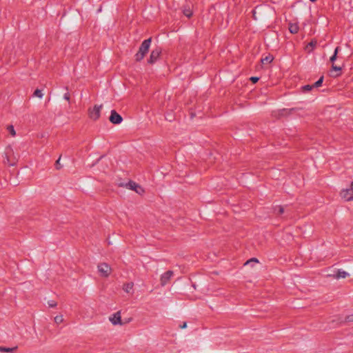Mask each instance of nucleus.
Wrapping results in <instances>:
<instances>
[{"mask_svg": "<svg viewBox=\"0 0 353 353\" xmlns=\"http://www.w3.org/2000/svg\"><path fill=\"white\" fill-rule=\"evenodd\" d=\"M132 319V315L128 310H118L109 317L110 321L114 325H125L130 323Z\"/></svg>", "mask_w": 353, "mask_h": 353, "instance_id": "f257e3e1", "label": "nucleus"}, {"mask_svg": "<svg viewBox=\"0 0 353 353\" xmlns=\"http://www.w3.org/2000/svg\"><path fill=\"white\" fill-rule=\"evenodd\" d=\"M3 158V163L8 166H14L17 164V158L10 146L6 148Z\"/></svg>", "mask_w": 353, "mask_h": 353, "instance_id": "f03ea898", "label": "nucleus"}, {"mask_svg": "<svg viewBox=\"0 0 353 353\" xmlns=\"http://www.w3.org/2000/svg\"><path fill=\"white\" fill-rule=\"evenodd\" d=\"M152 42V38L145 39L141 44L139 51L135 54V60L137 61H141L145 54L148 52L149 48Z\"/></svg>", "mask_w": 353, "mask_h": 353, "instance_id": "7ed1b4c3", "label": "nucleus"}, {"mask_svg": "<svg viewBox=\"0 0 353 353\" xmlns=\"http://www.w3.org/2000/svg\"><path fill=\"white\" fill-rule=\"evenodd\" d=\"M102 105H95L92 109L90 108L88 110L89 117L93 121L98 120L101 115V110L102 109Z\"/></svg>", "mask_w": 353, "mask_h": 353, "instance_id": "20e7f679", "label": "nucleus"}, {"mask_svg": "<svg viewBox=\"0 0 353 353\" xmlns=\"http://www.w3.org/2000/svg\"><path fill=\"white\" fill-rule=\"evenodd\" d=\"M97 268L100 275L105 278L108 277L112 272L110 266L105 263L99 264Z\"/></svg>", "mask_w": 353, "mask_h": 353, "instance_id": "39448f33", "label": "nucleus"}, {"mask_svg": "<svg viewBox=\"0 0 353 353\" xmlns=\"http://www.w3.org/2000/svg\"><path fill=\"white\" fill-rule=\"evenodd\" d=\"M125 186L130 190L135 191L139 194H142L145 192L141 185L132 181H130L128 183H125Z\"/></svg>", "mask_w": 353, "mask_h": 353, "instance_id": "423d86ee", "label": "nucleus"}, {"mask_svg": "<svg viewBox=\"0 0 353 353\" xmlns=\"http://www.w3.org/2000/svg\"><path fill=\"white\" fill-rule=\"evenodd\" d=\"M161 54V48H156L155 49H154L151 52L150 58L148 60V63L153 64L154 63H155L158 60Z\"/></svg>", "mask_w": 353, "mask_h": 353, "instance_id": "0eeeda50", "label": "nucleus"}, {"mask_svg": "<svg viewBox=\"0 0 353 353\" xmlns=\"http://www.w3.org/2000/svg\"><path fill=\"white\" fill-rule=\"evenodd\" d=\"M109 120L113 124H119L122 122L123 118L116 110H112L110 112Z\"/></svg>", "mask_w": 353, "mask_h": 353, "instance_id": "6e6552de", "label": "nucleus"}, {"mask_svg": "<svg viewBox=\"0 0 353 353\" xmlns=\"http://www.w3.org/2000/svg\"><path fill=\"white\" fill-rule=\"evenodd\" d=\"M174 272L172 270H168L163 273L160 279L161 285L162 286L165 285L170 280L171 277L173 276Z\"/></svg>", "mask_w": 353, "mask_h": 353, "instance_id": "1a4fd4ad", "label": "nucleus"}, {"mask_svg": "<svg viewBox=\"0 0 353 353\" xmlns=\"http://www.w3.org/2000/svg\"><path fill=\"white\" fill-rule=\"evenodd\" d=\"M341 196L347 201H352L353 200V190L350 188L343 190L341 192Z\"/></svg>", "mask_w": 353, "mask_h": 353, "instance_id": "9d476101", "label": "nucleus"}, {"mask_svg": "<svg viewBox=\"0 0 353 353\" xmlns=\"http://www.w3.org/2000/svg\"><path fill=\"white\" fill-rule=\"evenodd\" d=\"M330 276H332L334 279H345L346 278L347 276H349V274L344 271V270H338L335 274H330L329 275Z\"/></svg>", "mask_w": 353, "mask_h": 353, "instance_id": "9b49d317", "label": "nucleus"}, {"mask_svg": "<svg viewBox=\"0 0 353 353\" xmlns=\"http://www.w3.org/2000/svg\"><path fill=\"white\" fill-rule=\"evenodd\" d=\"M299 27L296 23H289V30L292 34H296L299 32Z\"/></svg>", "mask_w": 353, "mask_h": 353, "instance_id": "f8f14e48", "label": "nucleus"}, {"mask_svg": "<svg viewBox=\"0 0 353 353\" xmlns=\"http://www.w3.org/2000/svg\"><path fill=\"white\" fill-rule=\"evenodd\" d=\"M133 283H128L123 285V289L127 293H130L133 289Z\"/></svg>", "mask_w": 353, "mask_h": 353, "instance_id": "ddd939ff", "label": "nucleus"}, {"mask_svg": "<svg viewBox=\"0 0 353 353\" xmlns=\"http://www.w3.org/2000/svg\"><path fill=\"white\" fill-rule=\"evenodd\" d=\"M274 58L272 55H268L265 58L261 59L262 63H270L273 61Z\"/></svg>", "mask_w": 353, "mask_h": 353, "instance_id": "4468645a", "label": "nucleus"}, {"mask_svg": "<svg viewBox=\"0 0 353 353\" xmlns=\"http://www.w3.org/2000/svg\"><path fill=\"white\" fill-rule=\"evenodd\" d=\"M340 50V48L339 47H336L335 48V50H334V54L330 57V61L334 63V61L337 58V54L339 52Z\"/></svg>", "mask_w": 353, "mask_h": 353, "instance_id": "2eb2a0df", "label": "nucleus"}, {"mask_svg": "<svg viewBox=\"0 0 353 353\" xmlns=\"http://www.w3.org/2000/svg\"><path fill=\"white\" fill-rule=\"evenodd\" d=\"M323 79H324L323 76H321L317 81H316L314 84H312V86L314 88L320 87L323 83Z\"/></svg>", "mask_w": 353, "mask_h": 353, "instance_id": "dca6fc26", "label": "nucleus"}, {"mask_svg": "<svg viewBox=\"0 0 353 353\" xmlns=\"http://www.w3.org/2000/svg\"><path fill=\"white\" fill-rule=\"evenodd\" d=\"M16 349H17V347L10 348V347H0V352H12Z\"/></svg>", "mask_w": 353, "mask_h": 353, "instance_id": "f3484780", "label": "nucleus"}, {"mask_svg": "<svg viewBox=\"0 0 353 353\" xmlns=\"http://www.w3.org/2000/svg\"><path fill=\"white\" fill-rule=\"evenodd\" d=\"M34 97H37L39 98H42L43 94L42 93V91L39 89H36L33 93Z\"/></svg>", "mask_w": 353, "mask_h": 353, "instance_id": "a211bd4d", "label": "nucleus"}, {"mask_svg": "<svg viewBox=\"0 0 353 353\" xmlns=\"http://www.w3.org/2000/svg\"><path fill=\"white\" fill-rule=\"evenodd\" d=\"M63 321V315H57L54 317V322L57 324H60Z\"/></svg>", "mask_w": 353, "mask_h": 353, "instance_id": "6ab92c4d", "label": "nucleus"}, {"mask_svg": "<svg viewBox=\"0 0 353 353\" xmlns=\"http://www.w3.org/2000/svg\"><path fill=\"white\" fill-rule=\"evenodd\" d=\"M7 130L9 132V133L12 136H15L16 134V132H15V130H14V126L12 125H10L7 127Z\"/></svg>", "mask_w": 353, "mask_h": 353, "instance_id": "aec40b11", "label": "nucleus"}, {"mask_svg": "<svg viewBox=\"0 0 353 353\" xmlns=\"http://www.w3.org/2000/svg\"><path fill=\"white\" fill-rule=\"evenodd\" d=\"M312 88H314V87L312 86V85H305L304 86L302 87V90L304 92H307V91H310L311 90Z\"/></svg>", "mask_w": 353, "mask_h": 353, "instance_id": "412c9836", "label": "nucleus"}, {"mask_svg": "<svg viewBox=\"0 0 353 353\" xmlns=\"http://www.w3.org/2000/svg\"><path fill=\"white\" fill-rule=\"evenodd\" d=\"M345 321V322H353V314L346 315Z\"/></svg>", "mask_w": 353, "mask_h": 353, "instance_id": "4be33fe9", "label": "nucleus"}, {"mask_svg": "<svg viewBox=\"0 0 353 353\" xmlns=\"http://www.w3.org/2000/svg\"><path fill=\"white\" fill-rule=\"evenodd\" d=\"M278 209V212H276L277 214H282L284 212V208L281 205H279L276 207Z\"/></svg>", "mask_w": 353, "mask_h": 353, "instance_id": "5701e85b", "label": "nucleus"}, {"mask_svg": "<svg viewBox=\"0 0 353 353\" xmlns=\"http://www.w3.org/2000/svg\"><path fill=\"white\" fill-rule=\"evenodd\" d=\"M332 70H334L336 72H340L342 68H341V67L335 65L334 63H332Z\"/></svg>", "mask_w": 353, "mask_h": 353, "instance_id": "b1692460", "label": "nucleus"}, {"mask_svg": "<svg viewBox=\"0 0 353 353\" xmlns=\"http://www.w3.org/2000/svg\"><path fill=\"white\" fill-rule=\"evenodd\" d=\"M49 307H54L57 306V302L54 301H49L48 302Z\"/></svg>", "mask_w": 353, "mask_h": 353, "instance_id": "393cba45", "label": "nucleus"}, {"mask_svg": "<svg viewBox=\"0 0 353 353\" xmlns=\"http://www.w3.org/2000/svg\"><path fill=\"white\" fill-rule=\"evenodd\" d=\"M59 161H60V157L58 159V160H57V161L55 163V167H56V169H57V170H59L61 168V165Z\"/></svg>", "mask_w": 353, "mask_h": 353, "instance_id": "a878e982", "label": "nucleus"}, {"mask_svg": "<svg viewBox=\"0 0 353 353\" xmlns=\"http://www.w3.org/2000/svg\"><path fill=\"white\" fill-rule=\"evenodd\" d=\"M259 80V77H252L250 78V81L253 83H256V82H258V81Z\"/></svg>", "mask_w": 353, "mask_h": 353, "instance_id": "bb28decb", "label": "nucleus"}, {"mask_svg": "<svg viewBox=\"0 0 353 353\" xmlns=\"http://www.w3.org/2000/svg\"><path fill=\"white\" fill-rule=\"evenodd\" d=\"M184 14L188 17V18H190L192 15V13L191 11L190 10H186V11H184Z\"/></svg>", "mask_w": 353, "mask_h": 353, "instance_id": "cd10ccee", "label": "nucleus"}, {"mask_svg": "<svg viewBox=\"0 0 353 353\" xmlns=\"http://www.w3.org/2000/svg\"><path fill=\"white\" fill-rule=\"evenodd\" d=\"M63 98L67 100V101H70V95L69 94V92H66L65 93V94L63 95Z\"/></svg>", "mask_w": 353, "mask_h": 353, "instance_id": "c85d7f7f", "label": "nucleus"}, {"mask_svg": "<svg viewBox=\"0 0 353 353\" xmlns=\"http://www.w3.org/2000/svg\"><path fill=\"white\" fill-rule=\"evenodd\" d=\"M250 262H255V263H257V262H259V261H258V259H256V258H252V259H251L250 260L248 261L245 263V264L249 263H250Z\"/></svg>", "mask_w": 353, "mask_h": 353, "instance_id": "c756f323", "label": "nucleus"}, {"mask_svg": "<svg viewBox=\"0 0 353 353\" xmlns=\"http://www.w3.org/2000/svg\"><path fill=\"white\" fill-rule=\"evenodd\" d=\"M316 44V41H311L310 43H308L307 45V47L308 46H310L311 48H314Z\"/></svg>", "mask_w": 353, "mask_h": 353, "instance_id": "7c9ffc66", "label": "nucleus"}, {"mask_svg": "<svg viewBox=\"0 0 353 353\" xmlns=\"http://www.w3.org/2000/svg\"><path fill=\"white\" fill-rule=\"evenodd\" d=\"M186 327H187V323H186V322H184V323H183V325H180V328H181V329H184V328H186Z\"/></svg>", "mask_w": 353, "mask_h": 353, "instance_id": "2f4dec72", "label": "nucleus"}, {"mask_svg": "<svg viewBox=\"0 0 353 353\" xmlns=\"http://www.w3.org/2000/svg\"><path fill=\"white\" fill-rule=\"evenodd\" d=\"M350 189H351L352 190H353V181H352V183H351Z\"/></svg>", "mask_w": 353, "mask_h": 353, "instance_id": "473e14b6", "label": "nucleus"}, {"mask_svg": "<svg viewBox=\"0 0 353 353\" xmlns=\"http://www.w3.org/2000/svg\"><path fill=\"white\" fill-rule=\"evenodd\" d=\"M340 75V73H337L336 74L334 75V77H338Z\"/></svg>", "mask_w": 353, "mask_h": 353, "instance_id": "72a5a7b5", "label": "nucleus"}, {"mask_svg": "<svg viewBox=\"0 0 353 353\" xmlns=\"http://www.w3.org/2000/svg\"><path fill=\"white\" fill-rule=\"evenodd\" d=\"M311 2H315L316 0H310Z\"/></svg>", "mask_w": 353, "mask_h": 353, "instance_id": "f704fd0d", "label": "nucleus"}]
</instances>
